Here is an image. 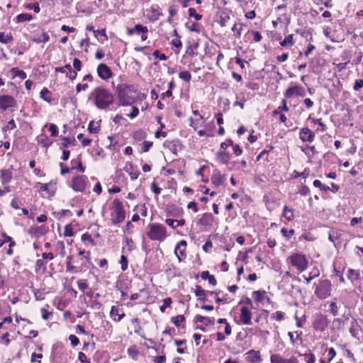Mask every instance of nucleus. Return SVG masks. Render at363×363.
<instances>
[{"label": "nucleus", "instance_id": "f257e3e1", "mask_svg": "<svg viewBox=\"0 0 363 363\" xmlns=\"http://www.w3.org/2000/svg\"><path fill=\"white\" fill-rule=\"evenodd\" d=\"M94 100V105L101 110H106L113 104L114 96L108 89L98 86L96 87L90 96Z\"/></svg>", "mask_w": 363, "mask_h": 363}, {"label": "nucleus", "instance_id": "f03ea898", "mask_svg": "<svg viewBox=\"0 0 363 363\" xmlns=\"http://www.w3.org/2000/svg\"><path fill=\"white\" fill-rule=\"evenodd\" d=\"M116 91L119 106H130L135 102V91L131 89L129 85L125 84H119Z\"/></svg>", "mask_w": 363, "mask_h": 363}, {"label": "nucleus", "instance_id": "7ed1b4c3", "mask_svg": "<svg viewBox=\"0 0 363 363\" xmlns=\"http://www.w3.org/2000/svg\"><path fill=\"white\" fill-rule=\"evenodd\" d=\"M147 237L153 241L163 242L168 236L166 228L160 223H150Z\"/></svg>", "mask_w": 363, "mask_h": 363}, {"label": "nucleus", "instance_id": "20e7f679", "mask_svg": "<svg viewBox=\"0 0 363 363\" xmlns=\"http://www.w3.org/2000/svg\"><path fill=\"white\" fill-rule=\"evenodd\" d=\"M125 218V212L123 203L119 199H114L113 208L111 213V220L113 224L122 223Z\"/></svg>", "mask_w": 363, "mask_h": 363}, {"label": "nucleus", "instance_id": "39448f33", "mask_svg": "<svg viewBox=\"0 0 363 363\" xmlns=\"http://www.w3.org/2000/svg\"><path fill=\"white\" fill-rule=\"evenodd\" d=\"M287 262L300 272H304L307 269L308 264L307 258L301 253L292 254L287 258Z\"/></svg>", "mask_w": 363, "mask_h": 363}, {"label": "nucleus", "instance_id": "423d86ee", "mask_svg": "<svg viewBox=\"0 0 363 363\" xmlns=\"http://www.w3.org/2000/svg\"><path fill=\"white\" fill-rule=\"evenodd\" d=\"M332 285L328 279L320 280L315 289V296L320 299H325L330 295Z\"/></svg>", "mask_w": 363, "mask_h": 363}, {"label": "nucleus", "instance_id": "0eeeda50", "mask_svg": "<svg viewBox=\"0 0 363 363\" xmlns=\"http://www.w3.org/2000/svg\"><path fill=\"white\" fill-rule=\"evenodd\" d=\"M17 107L18 104L13 96L8 94L0 96V109L4 111L6 110L13 111Z\"/></svg>", "mask_w": 363, "mask_h": 363}, {"label": "nucleus", "instance_id": "6e6552de", "mask_svg": "<svg viewBox=\"0 0 363 363\" xmlns=\"http://www.w3.org/2000/svg\"><path fill=\"white\" fill-rule=\"evenodd\" d=\"M87 178L84 175L77 176L72 179V188L79 192H83L86 189Z\"/></svg>", "mask_w": 363, "mask_h": 363}, {"label": "nucleus", "instance_id": "1a4fd4ad", "mask_svg": "<svg viewBox=\"0 0 363 363\" xmlns=\"http://www.w3.org/2000/svg\"><path fill=\"white\" fill-rule=\"evenodd\" d=\"M271 363H299V360L295 356H291L289 358L284 357L281 354H272L270 356Z\"/></svg>", "mask_w": 363, "mask_h": 363}, {"label": "nucleus", "instance_id": "9d476101", "mask_svg": "<svg viewBox=\"0 0 363 363\" xmlns=\"http://www.w3.org/2000/svg\"><path fill=\"white\" fill-rule=\"evenodd\" d=\"M298 136L303 143H311L314 141L315 135L308 127H304L300 129Z\"/></svg>", "mask_w": 363, "mask_h": 363}, {"label": "nucleus", "instance_id": "9b49d317", "mask_svg": "<svg viewBox=\"0 0 363 363\" xmlns=\"http://www.w3.org/2000/svg\"><path fill=\"white\" fill-rule=\"evenodd\" d=\"M305 95L304 88L298 84L288 88L284 93V96L286 98H292L294 96H304Z\"/></svg>", "mask_w": 363, "mask_h": 363}, {"label": "nucleus", "instance_id": "f8f14e48", "mask_svg": "<svg viewBox=\"0 0 363 363\" xmlns=\"http://www.w3.org/2000/svg\"><path fill=\"white\" fill-rule=\"evenodd\" d=\"M96 72L98 76L103 80H108L113 77L111 68L104 63L98 65Z\"/></svg>", "mask_w": 363, "mask_h": 363}, {"label": "nucleus", "instance_id": "ddd939ff", "mask_svg": "<svg viewBox=\"0 0 363 363\" xmlns=\"http://www.w3.org/2000/svg\"><path fill=\"white\" fill-rule=\"evenodd\" d=\"M240 322L244 325L252 324V312L249 308L246 306L240 308Z\"/></svg>", "mask_w": 363, "mask_h": 363}, {"label": "nucleus", "instance_id": "4468645a", "mask_svg": "<svg viewBox=\"0 0 363 363\" xmlns=\"http://www.w3.org/2000/svg\"><path fill=\"white\" fill-rule=\"evenodd\" d=\"M35 188L39 189L41 191H46L48 196H53L56 191V184L53 182L47 184L38 182L36 184Z\"/></svg>", "mask_w": 363, "mask_h": 363}, {"label": "nucleus", "instance_id": "2eb2a0df", "mask_svg": "<svg viewBox=\"0 0 363 363\" xmlns=\"http://www.w3.org/2000/svg\"><path fill=\"white\" fill-rule=\"evenodd\" d=\"M125 313L118 306H113L110 311V317L114 322H120L124 317Z\"/></svg>", "mask_w": 363, "mask_h": 363}, {"label": "nucleus", "instance_id": "dca6fc26", "mask_svg": "<svg viewBox=\"0 0 363 363\" xmlns=\"http://www.w3.org/2000/svg\"><path fill=\"white\" fill-rule=\"evenodd\" d=\"M328 326V319L325 315H318L313 322V327L315 330L323 331Z\"/></svg>", "mask_w": 363, "mask_h": 363}, {"label": "nucleus", "instance_id": "f3484780", "mask_svg": "<svg viewBox=\"0 0 363 363\" xmlns=\"http://www.w3.org/2000/svg\"><path fill=\"white\" fill-rule=\"evenodd\" d=\"M186 242L185 240L179 241L175 247L174 253L179 262L182 261V257H186Z\"/></svg>", "mask_w": 363, "mask_h": 363}, {"label": "nucleus", "instance_id": "a211bd4d", "mask_svg": "<svg viewBox=\"0 0 363 363\" xmlns=\"http://www.w3.org/2000/svg\"><path fill=\"white\" fill-rule=\"evenodd\" d=\"M246 361L250 363H259L262 361L259 351L251 350L246 353Z\"/></svg>", "mask_w": 363, "mask_h": 363}, {"label": "nucleus", "instance_id": "6ab92c4d", "mask_svg": "<svg viewBox=\"0 0 363 363\" xmlns=\"http://www.w3.org/2000/svg\"><path fill=\"white\" fill-rule=\"evenodd\" d=\"M147 31H148L147 28L141 24H137L135 26L134 28H128L126 30L127 34L128 35H133L135 33H136L138 35H140L141 33H147Z\"/></svg>", "mask_w": 363, "mask_h": 363}, {"label": "nucleus", "instance_id": "aec40b11", "mask_svg": "<svg viewBox=\"0 0 363 363\" xmlns=\"http://www.w3.org/2000/svg\"><path fill=\"white\" fill-rule=\"evenodd\" d=\"M13 177V174L9 169H1L0 171V179L3 184L9 183Z\"/></svg>", "mask_w": 363, "mask_h": 363}, {"label": "nucleus", "instance_id": "412c9836", "mask_svg": "<svg viewBox=\"0 0 363 363\" xmlns=\"http://www.w3.org/2000/svg\"><path fill=\"white\" fill-rule=\"evenodd\" d=\"M214 221V217L211 213H205L199 220V223L202 225H212Z\"/></svg>", "mask_w": 363, "mask_h": 363}, {"label": "nucleus", "instance_id": "4be33fe9", "mask_svg": "<svg viewBox=\"0 0 363 363\" xmlns=\"http://www.w3.org/2000/svg\"><path fill=\"white\" fill-rule=\"evenodd\" d=\"M194 321L196 323H203L206 326H208L214 324L215 319L214 318L204 317L197 315L194 318Z\"/></svg>", "mask_w": 363, "mask_h": 363}, {"label": "nucleus", "instance_id": "5701e85b", "mask_svg": "<svg viewBox=\"0 0 363 363\" xmlns=\"http://www.w3.org/2000/svg\"><path fill=\"white\" fill-rule=\"evenodd\" d=\"M211 182L214 186L218 187L219 186L223 184L224 180L221 174L219 172L214 171L211 177Z\"/></svg>", "mask_w": 363, "mask_h": 363}, {"label": "nucleus", "instance_id": "b1692460", "mask_svg": "<svg viewBox=\"0 0 363 363\" xmlns=\"http://www.w3.org/2000/svg\"><path fill=\"white\" fill-rule=\"evenodd\" d=\"M49 39L48 34L45 31H43L40 34H35L32 38V40L36 43H47Z\"/></svg>", "mask_w": 363, "mask_h": 363}, {"label": "nucleus", "instance_id": "393cba45", "mask_svg": "<svg viewBox=\"0 0 363 363\" xmlns=\"http://www.w3.org/2000/svg\"><path fill=\"white\" fill-rule=\"evenodd\" d=\"M124 170L128 173L131 180H135L139 176V172L133 169V164L131 163L126 164Z\"/></svg>", "mask_w": 363, "mask_h": 363}, {"label": "nucleus", "instance_id": "a878e982", "mask_svg": "<svg viewBox=\"0 0 363 363\" xmlns=\"http://www.w3.org/2000/svg\"><path fill=\"white\" fill-rule=\"evenodd\" d=\"M301 151L303 152L308 158L312 157L318 153L314 145H306L301 147Z\"/></svg>", "mask_w": 363, "mask_h": 363}, {"label": "nucleus", "instance_id": "bb28decb", "mask_svg": "<svg viewBox=\"0 0 363 363\" xmlns=\"http://www.w3.org/2000/svg\"><path fill=\"white\" fill-rule=\"evenodd\" d=\"M199 43L198 42H194V43H191L186 48V54L192 57L196 56L198 55V52H196V50L199 48Z\"/></svg>", "mask_w": 363, "mask_h": 363}, {"label": "nucleus", "instance_id": "cd10ccee", "mask_svg": "<svg viewBox=\"0 0 363 363\" xmlns=\"http://www.w3.org/2000/svg\"><path fill=\"white\" fill-rule=\"evenodd\" d=\"M165 223L173 229L177 228L179 226H183L185 224L184 219L180 220H174L171 218H167L165 220Z\"/></svg>", "mask_w": 363, "mask_h": 363}, {"label": "nucleus", "instance_id": "c85d7f7f", "mask_svg": "<svg viewBox=\"0 0 363 363\" xmlns=\"http://www.w3.org/2000/svg\"><path fill=\"white\" fill-rule=\"evenodd\" d=\"M216 159L220 163L227 164L230 160V155L225 152L220 151L217 153Z\"/></svg>", "mask_w": 363, "mask_h": 363}, {"label": "nucleus", "instance_id": "c756f323", "mask_svg": "<svg viewBox=\"0 0 363 363\" xmlns=\"http://www.w3.org/2000/svg\"><path fill=\"white\" fill-rule=\"evenodd\" d=\"M282 216L289 221H291L294 219V211L292 208H289L285 206L283 209Z\"/></svg>", "mask_w": 363, "mask_h": 363}, {"label": "nucleus", "instance_id": "7c9ffc66", "mask_svg": "<svg viewBox=\"0 0 363 363\" xmlns=\"http://www.w3.org/2000/svg\"><path fill=\"white\" fill-rule=\"evenodd\" d=\"M308 120H311L312 123H313L314 124H317V125L319 126V128L317 129V130H320L321 132H325L326 130L327 127L322 122V120L320 118H311V116H309Z\"/></svg>", "mask_w": 363, "mask_h": 363}, {"label": "nucleus", "instance_id": "2f4dec72", "mask_svg": "<svg viewBox=\"0 0 363 363\" xmlns=\"http://www.w3.org/2000/svg\"><path fill=\"white\" fill-rule=\"evenodd\" d=\"M247 35L248 38L252 37L253 41L256 43L260 42L262 39V34L259 32L255 30H249L247 33Z\"/></svg>", "mask_w": 363, "mask_h": 363}, {"label": "nucleus", "instance_id": "473e14b6", "mask_svg": "<svg viewBox=\"0 0 363 363\" xmlns=\"http://www.w3.org/2000/svg\"><path fill=\"white\" fill-rule=\"evenodd\" d=\"M35 272H45L46 271L47 267H46V262H45L43 259H38L35 262Z\"/></svg>", "mask_w": 363, "mask_h": 363}, {"label": "nucleus", "instance_id": "72a5a7b5", "mask_svg": "<svg viewBox=\"0 0 363 363\" xmlns=\"http://www.w3.org/2000/svg\"><path fill=\"white\" fill-rule=\"evenodd\" d=\"M347 277L354 284L355 281H357L359 279V273L358 271L354 269H350L348 271Z\"/></svg>", "mask_w": 363, "mask_h": 363}, {"label": "nucleus", "instance_id": "f704fd0d", "mask_svg": "<svg viewBox=\"0 0 363 363\" xmlns=\"http://www.w3.org/2000/svg\"><path fill=\"white\" fill-rule=\"evenodd\" d=\"M264 291H255L252 293V297L257 302H262L265 298Z\"/></svg>", "mask_w": 363, "mask_h": 363}, {"label": "nucleus", "instance_id": "c9c22d12", "mask_svg": "<svg viewBox=\"0 0 363 363\" xmlns=\"http://www.w3.org/2000/svg\"><path fill=\"white\" fill-rule=\"evenodd\" d=\"M294 44V36L292 34L286 36L285 38L280 42V45L283 47L292 46Z\"/></svg>", "mask_w": 363, "mask_h": 363}, {"label": "nucleus", "instance_id": "e433bc0d", "mask_svg": "<svg viewBox=\"0 0 363 363\" xmlns=\"http://www.w3.org/2000/svg\"><path fill=\"white\" fill-rule=\"evenodd\" d=\"M194 293L199 300L206 299V292L199 285L196 286Z\"/></svg>", "mask_w": 363, "mask_h": 363}, {"label": "nucleus", "instance_id": "4c0bfd02", "mask_svg": "<svg viewBox=\"0 0 363 363\" xmlns=\"http://www.w3.org/2000/svg\"><path fill=\"white\" fill-rule=\"evenodd\" d=\"M13 40V36L11 33L5 34L4 32H0V42L2 43H9Z\"/></svg>", "mask_w": 363, "mask_h": 363}, {"label": "nucleus", "instance_id": "58836bf2", "mask_svg": "<svg viewBox=\"0 0 363 363\" xmlns=\"http://www.w3.org/2000/svg\"><path fill=\"white\" fill-rule=\"evenodd\" d=\"M88 130L91 133H97L100 130V125L98 122L90 121Z\"/></svg>", "mask_w": 363, "mask_h": 363}, {"label": "nucleus", "instance_id": "ea45409f", "mask_svg": "<svg viewBox=\"0 0 363 363\" xmlns=\"http://www.w3.org/2000/svg\"><path fill=\"white\" fill-rule=\"evenodd\" d=\"M33 19V16L30 13H21L16 16V21L18 23L23 21H30Z\"/></svg>", "mask_w": 363, "mask_h": 363}, {"label": "nucleus", "instance_id": "a19ab883", "mask_svg": "<svg viewBox=\"0 0 363 363\" xmlns=\"http://www.w3.org/2000/svg\"><path fill=\"white\" fill-rule=\"evenodd\" d=\"M65 68H66V75L67 77H69L70 79L73 80L77 77V72L73 71L72 69V67L70 65H66L65 66Z\"/></svg>", "mask_w": 363, "mask_h": 363}, {"label": "nucleus", "instance_id": "79ce46f5", "mask_svg": "<svg viewBox=\"0 0 363 363\" xmlns=\"http://www.w3.org/2000/svg\"><path fill=\"white\" fill-rule=\"evenodd\" d=\"M40 97L47 102L51 101L50 92L47 88H43L40 91Z\"/></svg>", "mask_w": 363, "mask_h": 363}, {"label": "nucleus", "instance_id": "37998d69", "mask_svg": "<svg viewBox=\"0 0 363 363\" xmlns=\"http://www.w3.org/2000/svg\"><path fill=\"white\" fill-rule=\"evenodd\" d=\"M179 77L184 81L189 82L191 79V74L188 71H182L179 73Z\"/></svg>", "mask_w": 363, "mask_h": 363}, {"label": "nucleus", "instance_id": "c03bdc74", "mask_svg": "<svg viewBox=\"0 0 363 363\" xmlns=\"http://www.w3.org/2000/svg\"><path fill=\"white\" fill-rule=\"evenodd\" d=\"M319 275V271L318 269H313L308 277H305V280L307 284H309L311 280H313L314 278L317 277Z\"/></svg>", "mask_w": 363, "mask_h": 363}, {"label": "nucleus", "instance_id": "a18cd8bd", "mask_svg": "<svg viewBox=\"0 0 363 363\" xmlns=\"http://www.w3.org/2000/svg\"><path fill=\"white\" fill-rule=\"evenodd\" d=\"M45 126H48L49 130L51 133L52 137H56L58 135V128L57 126L54 123L50 124H46Z\"/></svg>", "mask_w": 363, "mask_h": 363}, {"label": "nucleus", "instance_id": "49530a36", "mask_svg": "<svg viewBox=\"0 0 363 363\" xmlns=\"http://www.w3.org/2000/svg\"><path fill=\"white\" fill-rule=\"evenodd\" d=\"M313 186L316 188H319L321 191H328L330 190V187L328 186H325L321 183L320 180H315L313 182Z\"/></svg>", "mask_w": 363, "mask_h": 363}, {"label": "nucleus", "instance_id": "de8ad7c7", "mask_svg": "<svg viewBox=\"0 0 363 363\" xmlns=\"http://www.w3.org/2000/svg\"><path fill=\"white\" fill-rule=\"evenodd\" d=\"M171 45L173 47H175L177 50V52H179L182 47V41L180 40V37H176L175 38L172 39L171 41Z\"/></svg>", "mask_w": 363, "mask_h": 363}, {"label": "nucleus", "instance_id": "09e8293b", "mask_svg": "<svg viewBox=\"0 0 363 363\" xmlns=\"http://www.w3.org/2000/svg\"><path fill=\"white\" fill-rule=\"evenodd\" d=\"M77 138L79 140H81L82 145L84 147L89 145L91 142V139L84 138V135L82 133L78 134Z\"/></svg>", "mask_w": 363, "mask_h": 363}, {"label": "nucleus", "instance_id": "8fccbe9b", "mask_svg": "<svg viewBox=\"0 0 363 363\" xmlns=\"http://www.w3.org/2000/svg\"><path fill=\"white\" fill-rule=\"evenodd\" d=\"M294 230H288L287 229L283 228L281 229V235H283V237H284L285 238H286L287 240H289L290 238L294 234Z\"/></svg>", "mask_w": 363, "mask_h": 363}, {"label": "nucleus", "instance_id": "3c124183", "mask_svg": "<svg viewBox=\"0 0 363 363\" xmlns=\"http://www.w3.org/2000/svg\"><path fill=\"white\" fill-rule=\"evenodd\" d=\"M172 303L171 298H166L163 300L162 305L160 307V310L162 313H164L167 308L169 307Z\"/></svg>", "mask_w": 363, "mask_h": 363}, {"label": "nucleus", "instance_id": "603ef678", "mask_svg": "<svg viewBox=\"0 0 363 363\" xmlns=\"http://www.w3.org/2000/svg\"><path fill=\"white\" fill-rule=\"evenodd\" d=\"M185 320V318L184 315H177L172 318V323L177 326L179 327L182 323Z\"/></svg>", "mask_w": 363, "mask_h": 363}, {"label": "nucleus", "instance_id": "864d4df0", "mask_svg": "<svg viewBox=\"0 0 363 363\" xmlns=\"http://www.w3.org/2000/svg\"><path fill=\"white\" fill-rule=\"evenodd\" d=\"M74 235L72 226L70 224H67L65 226L64 236L65 237H72Z\"/></svg>", "mask_w": 363, "mask_h": 363}, {"label": "nucleus", "instance_id": "5fc2aeb1", "mask_svg": "<svg viewBox=\"0 0 363 363\" xmlns=\"http://www.w3.org/2000/svg\"><path fill=\"white\" fill-rule=\"evenodd\" d=\"M81 239L83 242L88 241L93 246L96 245V242L92 239L91 235L89 233H84L82 235Z\"/></svg>", "mask_w": 363, "mask_h": 363}, {"label": "nucleus", "instance_id": "6e6d98bb", "mask_svg": "<svg viewBox=\"0 0 363 363\" xmlns=\"http://www.w3.org/2000/svg\"><path fill=\"white\" fill-rule=\"evenodd\" d=\"M189 16L190 17H194L196 21L201 19L202 16L196 13V9L194 8H190L189 9Z\"/></svg>", "mask_w": 363, "mask_h": 363}, {"label": "nucleus", "instance_id": "4d7b16f0", "mask_svg": "<svg viewBox=\"0 0 363 363\" xmlns=\"http://www.w3.org/2000/svg\"><path fill=\"white\" fill-rule=\"evenodd\" d=\"M330 311L334 316H336L338 315V308H337V306L335 301H332L330 303Z\"/></svg>", "mask_w": 363, "mask_h": 363}, {"label": "nucleus", "instance_id": "13d9d810", "mask_svg": "<svg viewBox=\"0 0 363 363\" xmlns=\"http://www.w3.org/2000/svg\"><path fill=\"white\" fill-rule=\"evenodd\" d=\"M120 263L121 264V269L123 271H125L128 268V259L126 258V257L125 255H121Z\"/></svg>", "mask_w": 363, "mask_h": 363}, {"label": "nucleus", "instance_id": "bf43d9fd", "mask_svg": "<svg viewBox=\"0 0 363 363\" xmlns=\"http://www.w3.org/2000/svg\"><path fill=\"white\" fill-rule=\"evenodd\" d=\"M12 71L16 77H18L21 79H25L26 78V74L24 71L16 69H13Z\"/></svg>", "mask_w": 363, "mask_h": 363}, {"label": "nucleus", "instance_id": "052dcab7", "mask_svg": "<svg viewBox=\"0 0 363 363\" xmlns=\"http://www.w3.org/2000/svg\"><path fill=\"white\" fill-rule=\"evenodd\" d=\"M77 286L78 288L82 291H84L85 289L88 288V284L86 283V280H78Z\"/></svg>", "mask_w": 363, "mask_h": 363}, {"label": "nucleus", "instance_id": "680f3d73", "mask_svg": "<svg viewBox=\"0 0 363 363\" xmlns=\"http://www.w3.org/2000/svg\"><path fill=\"white\" fill-rule=\"evenodd\" d=\"M272 318L277 320H282L284 318V313L281 311H276L272 314Z\"/></svg>", "mask_w": 363, "mask_h": 363}, {"label": "nucleus", "instance_id": "e2e57ef3", "mask_svg": "<svg viewBox=\"0 0 363 363\" xmlns=\"http://www.w3.org/2000/svg\"><path fill=\"white\" fill-rule=\"evenodd\" d=\"M73 67L75 71H80L82 69V62L78 58H74L73 60Z\"/></svg>", "mask_w": 363, "mask_h": 363}, {"label": "nucleus", "instance_id": "0e129e2a", "mask_svg": "<svg viewBox=\"0 0 363 363\" xmlns=\"http://www.w3.org/2000/svg\"><path fill=\"white\" fill-rule=\"evenodd\" d=\"M151 191L158 195L161 193V188L158 187L155 182H152L150 186Z\"/></svg>", "mask_w": 363, "mask_h": 363}, {"label": "nucleus", "instance_id": "69168bd1", "mask_svg": "<svg viewBox=\"0 0 363 363\" xmlns=\"http://www.w3.org/2000/svg\"><path fill=\"white\" fill-rule=\"evenodd\" d=\"M27 8L30 10L33 9L35 13H39L40 11L39 4L37 2L33 4H28Z\"/></svg>", "mask_w": 363, "mask_h": 363}, {"label": "nucleus", "instance_id": "338daca9", "mask_svg": "<svg viewBox=\"0 0 363 363\" xmlns=\"http://www.w3.org/2000/svg\"><path fill=\"white\" fill-rule=\"evenodd\" d=\"M78 359L83 363H90L89 360L86 357V355L82 352H79L78 354Z\"/></svg>", "mask_w": 363, "mask_h": 363}, {"label": "nucleus", "instance_id": "774afa93", "mask_svg": "<svg viewBox=\"0 0 363 363\" xmlns=\"http://www.w3.org/2000/svg\"><path fill=\"white\" fill-rule=\"evenodd\" d=\"M152 55L156 58H159L160 60H166L167 57L164 54H160L159 50H155L152 53Z\"/></svg>", "mask_w": 363, "mask_h": 363}]
</instances>
